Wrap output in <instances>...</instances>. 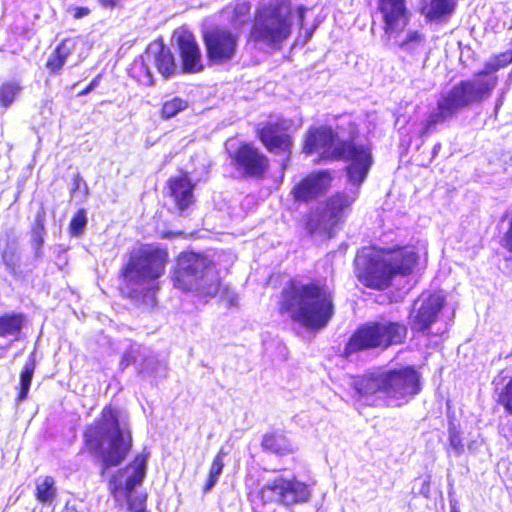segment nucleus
Instances as JSON below:
<instances>
[{"mask_svg":"<svg viewBox=\"0 0 512 512\" xmlns=\"http://www.w3.org/2000/svg\"><path fill=\"white\" fill-rule=\"evenodd\" d=\"M303 151L306 154L318 152L324 159L344 160L348 163L346 173L353 187L332 195L325 204L310 214L307 221V229L311 234L332 237L334 228L344 222L352 204L358 198L359 187L365 181L373 163L371 152L364 145L342 139L327 126L308 131Z\"/></svg>","mask_w":512,"mask_h":512,"instance_id":"nucleus-1","label":"nucleus"},{"mask_svg":"<svg viewBox=\"0 0 512 512\" xmlns=\"http://www.w3.org/2000/svg\"><path fill=\"white\" fill-rule=\"evenodd\" d=\"M279 311L305 328L322 329L334 314L333 292L320 282L293 281L281 292Z\"/></svg>","mask_w":512,"mask_h":512,"instance_id":"nucleus-2","label":"nucleus"},{"mask_svg":"<svg viewBox=\"0 0 512 512\" xmlns=\"http://www.w3.org/2000/svg\"><path fill=\"white\" fill-rule=\"evenodd\" d=\"M360 400L369 405L400 407L421 391V375L412 366L366 373L353 380Z\"/></svg>","mask_w":512,"mask_h":512,"instance_id":"nucleus-3","label":"nucleus"},{"mask_svg":"<svg viewBox=\"0 0 512 512\" xmlns=\"http://www.w3.org/2000/svg\"><path fill=\"white\" fill-rule=\"evenodd\" d=\"M417 260L418 255L413 248L379 250L365 247L356 255V274L365 286L384 290L395 276L409 275Z\"/></svg>","mask_w":512,"mask_h":512,"instance_id":"nucleus-4","label":"nucleus"},{"mask_svg":"<svg viewBox=\"0 0 512 512\" xmlns=\"http://www.w3.org/2000/svg\"><path fill=\"white\" fill-rule=\"evenodd\" d=\"M118 415V410L105 407L85 432L87 449L102 462V475L108 468L120 465L132 448L131 432L121 427Z\"/></svg>","mask_w":512,"mask_h":512,"instance_id":"nucleus-5","label":"nucleus"},{"mask_svg":"<svg viewBox=\"0 0 512 512\" xmlns=\"http://www.w3.org/2000/svg\"><path fill=\"white\" fill-rule=\"evenodd\" d=\"M168 252L153 245H144L133 251L122 271L128 296L144 302L153 303L157 285L155 280L165 272Z\"/></svg>","mask_w":512,"mask_h":512,"instance_id":"nucleus-6","label":"nucleus"},{"mask_svg":"<svg viewBox=\"0 0 512 512\" xmlns=\"http://www.w3.org/2000/svg\"><path fill=\"white\" fill-rule=\"evenodd\" d=\"M173 286L203 298H212L220 289L219 273L206 256L194 252L181 253L172 274Z\"/></svg>","mask_w":512,"mask_h":512,"instance_id":"nucleus-7","label":"nucleus"},{"mask_svg":"<svg viewBox=\"0 0 512 512\" xmlns=\"http://www.w3.org/2000/svg\"><path fill=\"white\" fill-rule=\"evenodd\" d=\"M292 28L290 4L283 0L271 1L256 10L250 39L259 46L278 49L290 37Z\"/></svg>","mask_w":512,"mask_h":512,"instance_id":"nucleus-8","label":"nucleus"},{"mask_svg":"<svg viewBox=\"0 0 512 512\" xmlns=\"http://www.w3.org/2000/svg\"><path fill=\"white\" fill-rule=\"evenodd\" d=\"M407 327L399 322H370L360 327L350 338L346 353H354L371 348H387L404 341Z\"/></svg>","mask_w":512,"mask_h":512,"instance_id":"nucleus-9","label":"nucleus"},{"mask_svg":"<svg viewBox=\"0 0 512 512\" xmlns=\"http://www.w3.org/2000/svg\"><path fill=\"white\" fill-rule=\"evenodd\" d=\"M496 84V76H478L476 74L473 79L461 81L447 93L442 94L440 100L455 115L470 104L488 98Z\"/></svg>","mask_w":512,"mask_h":512,"instance_id":"nucleus-10","label":"nucleus"},{"mask_svg":"<svg viewBox=\"0 0 512 512\" xmlns=\"http://www.w3.org/2000/svg\"><path fill=\"white\" fill-rule=\"evenodd\" d=\"M496 84V76H478L476 74L473 79L461 81L447 93L442 94L440 100L455 115L470 104L488 98Z\"/></svg>","mask_w":512,"mask_h":512,"instance_id":"nucleus-11","label":"nucleus"},{"mask_svg":"<svg viewBox=\"0 0 512 512\" xmlns=\"http://www.w3.org/2000/svg\"><path fill=\"white\" fill-rule=\"evenodd\" d=\"M260 496L265 503L293 506L308 502L311 498V490L307 484L296 478L277 477L261 488Z\"/></svg>","mask_w":512,"mask_h":512,"instance_id":"nucleus-12","label":"nucleus"},{"mask_svg":"<svg viewBox=\"0 0 512 512\" xmlns=\"http://www.w3.org/2000/svg\"><path fill=\"white\" fill-rule=\"evenodd\" d=\"M240 35L225 28H216L204 34L208 58L216 64L230 61L237 52Z\"/></svg>","mask_w":512,"mask_h":512,"instance_id":"nucleus-13","label":"nucleus"},{"mask_svg":"<svg viewBox=\"0 0 512 512\" xmlns=\"http://www.w3.org/2000/svg\"><path fill=\"white\" fill-rule=\"evenodd\" d=\"M445 299L440 293H422L414 301L410 312L412 330L425 332L434 324L444 306Z\"/></svg>","mask_w":512,"mask_h":512,"instance_id":"nucleus-14","label":"nucleus"},{"mask_svg":"<svg viewBox=\"0 0 512 512\" xmlns=\"http://www.w3.org/2000/svg\"><path fill=\"white\" fill-rule=\"evenodd\" d=\"M377 10L384 23V33L389 37H397L409 22L406 0H377Z\"/></svg>","mask_w":512,"mask_h":512,"instance_id":"nucleus-15","label":"nucleus"},{"mask_svg":"<svg viewBox=\"0 0 512 512\" xmlns=\"http://www.w3.org/2000/svg\"><path fill=\"white\" fill-rule=\"evenodd\" d=\"M147 457L137 455L124 469L119 470L109 481V488L113 494L131 493L140 485L146 475Z\"/></svg>","mask_w":512,"mask_h":512,"instance_id":"nucleus-16","label":"nucleus"},{"mask_svg":"<svg viewBox=\"0 0 512 512\" xmlns=\"http://www.w3.org/2000/svg\"><path fill=\"white\" fill-rule=\"evenodd\" d=\"M237 170L247 176L260 177L268 168V159L250 144L241 145L232 157Z\"/></svg>","mask_w":512,"mask_h":512,"instance_id":"nucleus-17","label":"nucleus"},{"mask_svg":"<svg viewBox=\"0 0 512 512\" xmlns=\"http://www.w3.org/2000/svg\"><path fill=\"white\" fill-rule=\"evenodd\" d=\"M332 176L328 171H318L309 174L292 190L298 201L308 202L324 194L331 186Z\"/></svg>","mask_w":512,"mask_h":512,"instance_id":"nucleus-18","label":"nucleus"},{"mask_svg":"<svg viewBox=\"0 0 512 512\" xmlns=\"http://www.w3.org/2000/svg\"><path fill=\"white\" fill-rule=\"evenodd\" d=\"M177 42L183 71L187 73L202 71V56L194 36L188 31H181L178 35Z\"/></svg>","mask_w":512,"mask_h":512,"instance_id":"nucleus-19","label":"nucleus"},{"mask_svg":"<svg viewBox=\"0 0 512 512\" xmlns=\"http://www.w3.org/2000/svg\"><path fill=\"white\" fill-rule=\"evenodd\" d=\"M282 123L268 122L260 130L258 135L265 147L275 154H290L291 138L288 134L282 133Z\"/></svg>","mask_w":512,"mask_h":512,"instance_id":"nucleus-20","label":"nucleus"},{"mask_svg":"<svg viewBox=\"0 0 512 512\" xmlns=\"http://www.w3.org/2000/svg\"><path fill=\"white\" fill-rule=\"evenodd\" d=\"M194 185L187 175H180L169 180V194L179 211L183 212L194 203Z\"/></svg>","mask_w":512,"mask_h":512,"instance_id":"nucleus-21","label":"nucleus"},{"mask_svg":"<svg viewBox=\"0 0 512 512\" xmlns=\"http://www.w3.org/2000/svg\"><path fill=\"white\" fill-rule=\"evenodd\" d=\"M145 58L147 60H151L153 58L159 73L165 78L174 73L176 69L174 57L171 51L163 45L157 44L151 46L146 52Z\"/></svg>","mask_w":512,"mask_h":512,"instance_id":"nucleus-22","label":"nucleus"},{"mask_svg":"<svg viewBox=\"0 0 512 512\" xmlns=\"http://www.w3.org/2000/svg\"><path fill=\"white\" fill-rule=\"evenodd\" d=\"M75 48V41L73 39L63 40L49 56L46 67L52 73H58L65 65L68 57L72 54Z\"/></svg>","mask_w":512,"mask_h":512,"instance_id":"nucleus-23","label":"nucleus"},{"mask_svg":"<svg viewBox=\"0 0 512 512\" xmlns=\"http://www.w3.org/2000/svg\"><path fill=\"white\" fill-rule=\"evenodd\" d=\"M262 446L265 450L278 455H287L294 452L291 441L281 433H271L264 436Z\"/></svg>","mask_w":512,"mask_h":512,"instance_id":"nucleus-24","label":"nucleus"},{"mask_svg":"<svg viewBox=\"0 0 512 512\" xmlns=\"http://www.w3.org/2000/svg\"><path fill=\"white\" fill-rule=\"evenodd\" d=\"M453 116L454 114L439 99L437 102V108L429 114L428 118L423 123L420 135L427 136L431 134L438 124L445 122L446 120L450 119Z\"/></svg>","mask_w":512,"mask_h":512,"instance_id":"nucleus-25","label":"nucleus"},{"mask_svg":"<svg viewBox=\"0 0 512 512\" xmlns=\"http://www.w3.org/2000/svg\"><path fill=\"white\" fill-rule=\"evenodd\" d=\"M36 499L43 504H51L56 497L54 478L51 476L38 477L35 481Z\"/></svg>","mask_w":512,"mask_h":512,"instance_id":"nucleus-26","label":"nucleus"},{"mask_svg":"<svg viewBox=\"0 0 512 512\" xmlns=\"http://www.w3.org/2000/svg\"><path fill=\"white\" fill-rule=\"evenodd\" d=\"M45 230V211L43 208L37 213L35 217V226L32 230V247L35 250L36 256H39L40 250L44 244Z\"/></svg>","mask_w":512,"mask_h":512,"instance_id":"nucleus-27","label":"nucleus"},{"mask_svg":"<svg viewBox=\"0 0 512 512\" xmlns=\"http://www.w3.org/2000/svg\"><path fill=\"white\" fill-rule=\"evenodd\" d=\"M35 366V361L31 356L30 359L25 363L23 370L20 374V391L17 397V400L19 402L24 401L28 396L33 374L35 371Z\"/></svg>","mask_w":512,"mask_h":512,"instance_id":"nucleus-28","label":"nucleus"},{"mask_svg":"<svg viewBox=\"0 0 512 512\" xmlns=\"http://www.w3.org/2000/svg\"><path fill=\"white\" fill-rule=\"evenodd\" d=\"M23 325V319L20 315H10L0 317V336H14L17 335Z\"/></svg>","mask_w":512,"mask_h":512,"instance_id":"nucleus-29","label":"nucleus"},{"mask_svg":"<svg viewBox=\"0 0 512 512\" xmlns=\"http://www.w3.org/2000/svg\"><path fill=\"white\" fill-rule=\"evenodd\" d=\"M512 62V52H505L495 56L485 63L483 71L478 76H495L494 73Z\"/></svg>","mask_w":512,"mask_h":512,"instance_id":"nucleus-30","label":"nucleus"},{"mask_svg":"<svg viewBox=\"0 0 512 512\" xmlns=\"http://www.w3.org/2000/svg\"><path fill=\"white\" fill-rule=\"evenodd\" d=\"M424 41L425 37L419 31L409 30L405 38L398 45L405 52L415 53L422 48Z\"/></svg>","mask_w":512,"mask_h":512,"instance_id":"nucleus-31","label":"nucleus"},{"mask_svg":"<svg viewBox=\"0 0 512 512\" xmlns=\"http://www.w3.org/2000/svg\"><path fill=\"white\" fill-rule=\"evenodd\" d=\"M224 452L220 450L217 455L214 457L213 462L210 467L209 476L207 482L204 486V492L210 491L218 481L219 476L222 473L224 467Z\"/></svg>","mask_w":512,"mask_h":512,"instance_id":"nucleus-32","label":"nucleus"},{"mask_svg":"<svg viewBox=\"0 0 512 512\" xmlns=\"http://www.w3.org/2000/svg\"><path fill=\"white\" fill-rule=\"evenodd\" d=\"M188 107V102L180 97H174L166 100L161 109V115L165 119H170L176 116L179 112Z\"/></svg>","mask_w":512,"mask_h":512,"instance_id":"nucleus-33","label":"nucleus"},{"mask_svg":"<svg viewBox=\"0 0 512 512\" xmlns=\"http://www.w3.org/2000/svg\"><path fill=\"white\" fill-rule=\"evenodd\" d=\"M454 8L453 0H431L427 16L430 19L440 18L452 12Z\"/></svg>","mask_w":512,"mask_h":512,"instance_id":"nucleus-34","label":"nucleus"},{"mask_svg":"<svg viewBox=\"0 0 512 512\" xmlns=\"http://www.w3.org/2000/svg\"><path fill=\"white\" fill-rule=\"evenodd\" d=\"M21 87L15 82H8L0 88V103L4 107H8L20 92Z\"/></svg>","mask_w":512,"mask_h":512,"instance_id":"nucleus-35","label":"nucleus"},{"mask_svg":"<svg viewBox=\"0 0 512 512\" xmlns=\"http://www.w3.org/2000/svg\"><path fill=\"white\" fill-rule=\"evenodd\" d=\"M87 224V216L86 211L84 209H80L76 212V214L71 219L69 228L70 232L73 236H80Z\"/></svg>","mask_w":512,"mask_h":512,"instance_id":"nucleus-36","label":"nucleus"},{"mask_svg":"<svg viewBox=\"0 0 512 512\" xmlns=\"http://www.w3.org/2000/svg\"><path fill=\"white\" fill-rule=\"evenodd\" d=\"M499 403L502 404L508 412L512 413V379L499 394Z\"/></svg>","mask_w":512,"mask_h":512,"instance_id":"nucleus-37","label":"nucleus"},{"mask_svg":"<svg viewBox=\"0 0 512 512\" xmlns=\"http://www.w3.org/2000/svg\"><path fill=\"white\" fill-rule=\"evenodd\" d=\"M449 445L457 455L463 452L464 446L460 435L455 428L449 429Z\"/></svg>","mask_w":512,"mask_h":512,"instance_id":"nucleus-38","label":"nucleus"},{"mask_svg":"<svg viewBox=\"0 0 512 512\" xmlns=\"http://www.w3.org/2000/svg\"><path fill=\"white\" fill-rule=\"evenodd\" d=\"M141 68L145 70V74L143 75L142 78H140V82L146 86L153 85L154 80L150 69L144 63L141 64Z\"/></svg>","mask_w":512,"mask_h":512,"instance_id":"nucleus-39","label":"nucleus"},{"mask_svg":"<svg viewBox=\"0 0 512 512\" xmlns=\"http://www.w3.org/2000/svg\"><path fill=\"white\" fill-rule=\"evenodd\" d=\"M136 360L135 358V355H134V351L133 349L127 351L124 353L122 359H121V362H120V366L122 368H126L128 367L129 365H131L132 363H134Z\"/></svg>","mask_w":512,"mask_h":512,"instance_id":"nucleus-40","label":"nucleus"},{"mask_svg":"<svg viewBox=\"0 0 512 512\" xmlns=\"http://www.w3.org/2000/svg\"><path fill=\"white\" fill-rule=\"evenodd\" d=\"M154 362L153 359H148L146 361V366H144L142 369H141V372L144 373V372H147V373H150L151 375H155L157 376L158 375V371L157 370H154V369H149V365L152 364Z\"/></svg>","mask_w":512,"mask_h":512,"instance_id":"nucleus-41","label":"nucleus"},{"mask_svg":"<svg viewBox=\"0 0 512 512\" xmlns=\"http://www.w3.org/2000/svg\"><path fill=\"white\" fill-rule=\"evenodd\" d=\"M99 79L95 78L91 81V83L80 93L81 95H86L89 92H91L97 85H98Z\"/></svg>","mask_w":512,"mask_h":512,"instance_id":"nucleus-42","label":"nucleus"},{"mask_svg":"<svg viewBox=\"0 0 512 512\" xmlns=\"http://www.w3.org/2000/svg\"><path fill=\"white\" fill-rule=\"evenodd\" d=\"M2 258H3V261L7 264V265H12L14 264V260H13V254L12 253H8L7 251H3L2 252Z\"/></svg>","mask_w":512,"mask_h":512,"instance_id":"nucleus-43","label":"nucleus"},{"mask_svg":"<svg viewBox=\"0 0 512 512\" xmlns=\"http://www.w3.org/2000/svg\"><path fill=\"white\" fill-rule=\"evenodd\" d=\"M250 9V6L247 4H243L237 8L238 13L246 14Z\"/></svg>","mask_w":512,"mask_h":512,"instance_id":"nucleus-44","label":"nucleus"},{"mask_svg":"<svg viewBox=\"0 0 512 512\" xmlns=\"http://www.w3.org/2000/svg\"><path fill=\"white\" fill-rule=\"evenodd\" d=\"M102 5L105 7H113L116 4V0H100Z\"/></svg>","mask_w":512,"mask_h":512,"instance_id":"nucleus-45","label":"nucleus"},{"mask_svg":"<svg viewBox=\"0 0 512 512\" xmlns=\"http://www.w3.org/2000/svg\"><path fill=\"white\" fill-rule=\"evenodd\" d=\"M305 10L306 9L304 7H299L298 8V15H299V18H300L301 21H302V19L304 17Z\"/></svg>","mask_w":512,"mask_h":512,"instance_id":"nucleus-46","label":"nucleus"},{"mask_svg":"<svg viewBox=\"0 0 512 512\" xmlns=\"http://www.w3.org/2000/svg\"><path fill=\"white\" fill-rule=\"evenodd\" d=\"M88 13L87 9H80L79 12L76 14V17H81L83 15H86Z\"/></svg>","mask_w":512,"mask_h":512,"instance_id":"nucleus-47","label":"nucleus"},{"mask_svg":"<svg viewBox=\"0 0 512 512\" xmlns=\"http://www.w3.org/2000/svg\"><path fill=\"white\" fill-rule=\"evenodd\" d=\"M236 300H237V297H233V298H231V300H230V304H231V305H234V304L236 303Z\"/></svg>","mask_w":512,"mask_h":512,"instance_id":"nucleus-48","label":"nucleus"},{"mask_svg":"<svg viewBox=\"0 0 512 512\" xmlns=\"http://www.w3.org/2000/svg\"><path fill=\"white\" fill-rule=\"evenodd\" d=\"M451 512H460L456 506H452Z\"/></svg>","mask_w":512,"mask_h":512,"instance_id":"nucleus-49","label":"nucleus"},{"mask_svg":"<svg viewBox=\"0 0 512 512\" xmlns=\"http://www.w3.org/2000/svg\"><path fill=\"white\" fill-rule=\"evenodd\" d=\"M141 510H142V507H140V508L136 509V512H139V511H141Z\"/></svg>","mask_w":512,"mask_h":512,"instance_id":"nucleus-50","label":"nucleus"},{"mask_svg":"<svg viewBox=\"0 0 512 512\" xmlns=\"http://www.w3.org/2000/svg\"><path fill=\"white\" fill-rule=\"evenodd\" d=\"M67 511H68V512H74V511L70 510L69 508H67Z\"/></svg>","mask_w":512,"mask_h":512,"instance_id":"nucleus-51","label":"nucleus"}]
</instances>
